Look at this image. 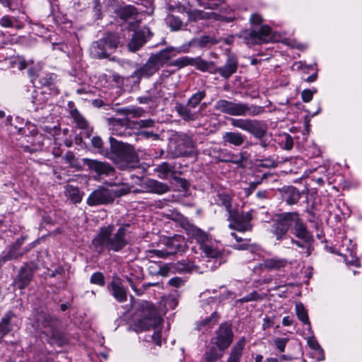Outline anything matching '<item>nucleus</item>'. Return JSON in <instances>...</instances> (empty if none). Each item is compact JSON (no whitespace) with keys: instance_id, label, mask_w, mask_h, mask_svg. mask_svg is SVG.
Wrapping results in <instances>:
<instances>
[{"instance_id":"f257e3e1","label":"nucleus","mask_w":362,"mask_h":362,"mask_svg":"<svg viewBox=\"0 0 362 362\" xmlns=\"http://www.w3.org/2000/svg\"><path fill=\"white\" fill-rule=\"evenodd\" d=\"M129 226V223L122 224L115 232L112 224L100 227L92 240L94 250L99 254L122 251L130 241Z\"/></svg>"},{"instance_id":"f03ea898","label":"nucleus","mask_w":362,"mask_h":362,"mask_svg":"<svg viewBox=\"0 0 362 362\" xmlns=\"http://www.w3.org/2000/svg\"><path fill=\"white\" fill-rule=\"evenodd\" d=\"M139 307L141 310V318L138 320V325L144 330L153 328L154 332L151 338L156 345L161 346L162 317L153 305L148 301L141 303Z\"/></svg>"},{"instance_id":"7ed1b4c3","label":"nucleus","mask_w":362,"mask_h":362,"mask_svg":"<svg viewBox=\"0 0 362 362\" xmlns=\"http://www.w3.org/2000/svg\"><path fill=\"white\" fill-rule=\"evenodd\" d=\"M291 221V231L297 239L291 238V242L297 247L304 249L302 254L305 257H308L311 254L312 245L314 242L313 235L298 212L293 211Z\"/></svg>"},{"instance_id":"20e7f679","label":"nucleus","mask_w":362,"mask_h":362,"mask_svg":"<svg viewBox=\"0 0 362 362\" xmlns=\"http://www.w3.org/2000/svg\"><path fill=\"white\" fill-rule=\"evenodd\" d=\"M120 43L119 37L115 33H107L100 40L92 43L90 54L94 58H108Z\"/></svg>"},{"instance_id":"39448f33","label":"nucleus","mask_w":362,"mask_h":362,"mask_svg":"<svg viewBox=\"0 0 362 362\" xmlns=\"http://www.w3.org/2000/svg\"><path fill=\"white\" fill-rule=\"evenodd\" d=\"M111 157L115 163L134 162L137 156L134 147L128 144L118 141L113 137H110Z\"/></svg>"},{"instance_id":"423d86ee","label":"nucleus","mask_w":362,"mask_h":362,"mask_svg":"<svg viewBox=\"0 0 362 362\" xmlns=\"http://www.w3.org/2000/svg\"><path fill=\"white\" fill-rule=\"evenodd\" d=\"M206 95L205 90L197 91L188 99L186 105L176 103L175 110L185 121H193L196 118V113L192 109L196 108Z\"/></svg>"},{"instance_id":"0eeeda50","label":"nucleus","mask_w":362,"mask_h":362,"mask_svg":"<svg viewBox=\"0 0 362 362\" xmlns=\"http://www.w3.org/2000/svg\"><path fill=\"white\" fill-rule=\"evenodd\" d=\"M233 339L234 333L232 325L230 322H224L215 331L211 341L216 348L225 351L231 345Z\"/></svg>"},{"instance_id":"6e6552de","label":"nucleus","mask_w":362,"mask_h":362,"mask_svg":"<svg viewBox=\"0 0 362 362\" xmlns=\"http://www.w3.org/2000/svg\"><path fill=\"white\" fill-rule=\"evenodd\" d=\"M228 221H229L228 227L230 229L238 230L239 232L251 231L252 230V214L251 211H238L233 210L228 214Z\"/></svg>"},{"instance_id":"1a4fd4ad","label":"nucleus","mask_w":362,"mask_h":362,"mask_svg":"<svg viewBox=\"0 0 362 362\" xmlns=\"http://www.w3.org/2000/svg\"><path fill=\"white\" fill-rule=\"evenodd\" d=\"M292 212H284L276 214L272 225L271 232L275 236L276 240H282L286 238L288 230L291 228Z\"/></svg>"},{"instance_id":"9d476101","label":"nucleus","mask_w":362,"mask_h":362,"mask_svg":"<svg viewBox=\"0 0 362 362\" xmlns=\"http://www.w3.org/2000/svg\"><path fill=\"white\" fill-rule=\"evenodd\" d=\"M176 216L181 223V226L186 231L187 234L195 239L197 243L201 244V246L206 245L205 243L209 240V234L197 227L193 223H190L186 218L180 214H177Z\"/></svg>"},{"instance_id":"9b49d317","label":"nucleus","mask_w":362,"mask_h":362,"mask_svg":"<svg viewBox=\"0 0 362 362\" xmlns=\"http://www.w3.org/2000/svg\"><path fill=\"white\" fill-rule=\"evenodd\" d=\"M185 12V6L182 5L169 7V13L165 18V21L172 31H178L182 28Z\"/></svg>"},{"instance_id":"f8f14e48","label":"nucleus","mask_w":362,"mask_h":362,"mask_svg":"<svg viewBox=\"0 0 362 362\" xmlns=\"http://www.w3.org/2000/svg\"><path fill=\"white\" fill-rule=\"evenodd\" d=\"M113 202L112 192L110 189L105 187H99L93 191L86 200L87 204L90 206L109 204Z\"/></svg>"},{"instance_id":"ddd939ff","label":"nucleus","mask_w":362,"mask_h":362,"mask_svg":"<svg viewBox=\"0 0 362 362\" xmlns=\"http://www.w3.org/2000/svg\"><path fill=\"white\" fill-rule=\"evenodd\" d=\"M271 31L268 25H262L259 30L252 29L244 32L243 37L247 44H262L271 39Z\"/></svg>"},{"instance_id":"4468645a","label":"nucleus","mask_w":362,"mask_h":362,"mask_svg":"<svg viewBox=\"0 0 362 362\" xmlns=\"http://www.w3.org/2000/svg\"><path fill=\"white\" fill-rule=\"evenodd\" d=\"M83 162L90 170L95 172L98 176H112L115 173L114 168L107 162L90 158H83Z\"/></svg>"},{"instance_id":"2eb2a0df","label":"nucleus","mask_w":362,"mask_h":362,"mask_svg":"<svg viewBox=\"0 0 362 362\" xmlns=\"http://www.w3.org/2000/svg\"><path fill=\"white\" fill-rule=\"evenodd\" d=\"M117 15L121 19L128 23L129 30H134L139 25V13L134 6L127 5L119 8Z\"/></svg>"},{"instance_id":"dca6fc26","label":"nucleus","mask_w":362,"mask_h":362,"mask_svg":"<svg viewBox=\"0 0 362 362\" xmlns=\"http://www.w3.org/2000/svg\"><path fill=\"white\" fill-rule=\"evenodd\" d=\"M164 245L166 247L170 255L179 253L182 254L185 252L187 248L185 238L180 235H175L166 238L164 240Z\"/></svg>"},{"instance_id":"f3484780","label":"nucleus","mask_w":362,"mask_h":362,"mask_svg":"<svg viewBox=\"0 0 362 362\" xmlns=\"http://www.w3.org/2000/svg\"><path fill=\"white\" fill-rule=\"evenodd\" d=\"M160 69L150 57L147 62L135 70L131 75L134 82L138 83L142 78H149L155 74Z\"/></svg>"},{"instance_id":"a211bd4d","label":"nucleus","mask_w":362,"mask_h":362,"mask_svg":"<svg viewBox=\"0 0 362 362\" xmlns=\"http://www.w3.org/2000/svg\"><path fill=\"white\" fill-rule=\"evenodd\" d=\"M151 35L152 33L148 28H143L141 30L135 31L128 43L129 49L132 52L139 50Z\"/></svg>"},{"instance_id":"6ab92c4d","label":"nucleus","mask_w":362,"mask_h":362,"mask_svg":"<svg viewBox=\"0 0 362 362\" xmlns=\"http://www.w3.org/2000/svg\"><path fill=\"white\" fill-rule=\"evenodd\" d=\"M214 109L221 113L231 116H240L241 103L221 99L216 102Z\"/></svg>"},{"instance_id":"aec40b11","label":"nucleus","mask_w":362,"mask_h":362,"mask_svg":"<svg viewBox=\"0 0 362 362\" xmlns=\"http://www.w3.org/2000/svg\"><path fill=\"white\" fill-rule=\"evenodd\" d=\"M238 67V61L237 57L235 55H229L223 66L219 67L215 66V74H218L225 79H228L237 71Z\"/></svg>"},{"instance_id":"412c9836","label":"nucleus","mask_w":362,"mask_h":362,"mask_svg":"<svg viewBox=\"0 0 362 362\" xmlns=\"http://www.w3.org/2000/svg\"><path fill=\"white\" fill-rule=\"evenodd\" d=\"M130 122L131 121L129 117L111 119L110 125L112 134L122 137L129 135L130 133L127 127L130 124Z\"/></svg>"},{"instance_id":"4be33fe9","label":"nucleus","mask_w":362,"mask_h":362,"mask_svg":"<svg viewBox=\"0 0 362 362\" xmlns=\"http://www.w3.org/2000/svg\"><path fill=\"white\" fill-rule=\"evenodd\" d=\"M111 294L119 303H124L127 300V291L119 278H113L107 286Z\"/></svg>"},{"instance_id":"5701e85b","label":"nucleus","mask_w":362,"mask_h":362,"mask_svg":"<svg viewBox=\"0 0 362 362\" xmlns=\"http://www.w3.org/2000/svg\"><path fill=\"white\" fill-rule=\"evenodd\" d=\"M195 144L192 138L186 134L180 135L177 141L176 153L180 156H189L193 151Z\"/></svg>"},{"instance_id":"b1692460","label":"nucleus","mask_w":362,"mask_h":362,"mask_svg":"<svg viewBox=\"0 0 362 362\" xmlns=\"http://www.w3.org/2000/svg\"><path fill=\"white\" fill-rule=\"evenodd\" d=\"M268 130L267 123L264 120L250 119L247 132L256 139L264 137Z\"/></svg>"},{"instance_id":"393cba45","label":"nucleus","mask_w":362,"mask_h":362,"mask_svg":"<svg viewBox=\"0 0 362 362\" xmlns=\"http://www.w3.org/2000/svg\"><path fill=\"white\" fill-rule=\"evenodd\" d=\"M245 344V337H243L232 346L226 362H241Z\"/></svg>"},{"instance_id":"a878e982","label":"nucleus","mask_w":362,"mask_h":362,"mask_svg":"<svg viewBox=\"0 0 362 362\" xmlns=\"http://www.w3.org/2000/svg\"><path fill=\"white\" fill-rule=\"evenodd\" d=\"M202 248L205 255L208 257L215 259L218 262V265L226 262L228 255L225 251L207 244L203 245Z\"/></svg>"},{"instance_id":"bb28decb","label":"nucleus","mask_w":362,"mask_h":362,"mask_svg":"<svg viewBox=\"0 0 362 362\" xmlns=\"http://www.w3.org/2000/svg\"><path fill=\"white\" fill-rule=\"evenodd\" d=\"M174 56L175 54L173 52V49L167 48L151 55V57L153 59L158 67L160 69V67L163 66L164 64H168L170 65V63L171 62L170 61Z\"/></svg>"},{"instance_id":"cd10ccee","label":"nucleus","mask_w":362,"mask_h":362,"mask_svg":"<svg viewBox=\"0 0 362 362\" xmlns=\"http://www.w3.org/2000/svg\"><path fill=\"white\" fill-rule=\"evenodd\" d=\"M33 278V271L30 267H22L15 279V284L19 289H24Z\"/></svg>"},{"instance_id":"c85d7f7f","label":"nucleus","mask_w":362,"mask_h":362,"mask_svg":"<svg viewBox=\"0 0 362 362\" xmlns=\"http://www.w3.org/2000/svg\"><path fill=\"white\" fill-rule=\"evenodd\" d=\"M288 264L287 259L274 257L264 259L262 266L268 270L279 271L287 267Z\"/></svg>"},{"instance_id":"c756f323","label":"nucleus","mask_w":362,"mask_h":362,"mask_svg":"<svg viewBox=\"0 0 362 362\" xmlns=\"http://www.w3.org/2000/svg\"><path fill=\"white\" fill-rule=\"evenodd\" d=\"M245 139L246 136L239 132H226L222 136L224 144H230L235 146H241Z\"/></svg>"},{"instance_id":"7c9ffc66","label":"nucleus","mask_w":362,"mask_h":362,"mask_svg":"<svg viewBox=\"0 0 362 362\" xmlns=\"http://www.w3.org/2000/svg\"><path fill=\"white\" fill-rule=\"evenodd\" d=\"M106 184L112 187L110 189V191L112 192V196H113V200L115 197H119L128 194L131 190V187L128 184L120 180L118 182H107Z\"/></svg>"},{"instance_id":"2f4dec72","label":"nucleus","mask_w":362,"mask_h":362,"mask_svg":"<svg viewBox=\"0 0 362 362\" xmlns=\"http://www.w3.org/2000/svg\"><path fill=\"white\" fill-rule=\"evenodd\" d=\"M0 25L3 28L20 30L24 28L25 24L20 16L4 15L0 18Z\"/></svg>"},{"instance_id":"473e14b6","label":"nucleus","mask_w":362,"mask_h":362,"mask_svg":"<svg viewBox=\"0 0 362 362\" xmlns=\"http://www.w3.org/2000/svg\"><path fill=\"white\" fill-rule=\"evenodd\" d=\"M195 269L196 266L194 262L187 259L172 264L170 268V269L173 270L174 272L178 273H189L192 272Z\"/></svg>"},{"instance_id":"72a5a7b5","label":"nucleus","mask_w":362,"mask_h":362,"mask_svg":"<svg viewBox=\"0 0 362 362\" xmlns=\"http://www.w3.org/2000/svg\"><path fill=\"white\" fill-rule=\"evenodd\" d=\"M192 66L202 72L215 74V63L212 61L208 62L197 57L193 58Z\"/></svg>"},{"instance_id":"f704fd0d","label":"nucleus","mask_w":362,"mask_h":362,"mask_svg":"<svg viewBox=\"0 0 362 362\" xmlns=\"http://www.w3.org/2000/svg\"><path fill=\"white\" fill-rule=\"evenodd\" d=\"M264 112L265 108L263 106L241 103L240 116L256 117L262 115Z\"/></svg>"},{"instance_id":"c9c22d12","label":"nucleus","mask_w":362,"mask_h":362,"mask_svg":"<svg viewBox=\"0 0 362 362\" xmlns=\"http://www.w3.org/2000/svg\"><path fill=\"white\" fill-rule=\"evenodd\" d=\"M146 188L149 192L157 194H163L170 190L169 185L156 180H149L146 182Z\"/></svg>"},{"instance_id":"e433bc0d","label":"nucleus","mask_w":362,"mask_h":362,"mask_svg":"<svg viewBox=\"0 0 362 362\" xmlns=\"http://www.w3.org/2000/svg\"><path fill=\"white\" fill-rule=\"evenodd\" d=\"M188 17L189 21L196 22L202 19L214 18L217 19L218 14L215 13H207L199 10H187L185 8V12Z\"/></svg>"},{"instance_id":"4c0bfd02","label":"nucleus","mask_w":362,"mask_h":362,"mask_svg":"<svg viewBox=\"0 0 362 362\" xmlns=\"http://www.w3.org/2000/svg\"><path fill=\"white\" fill-rule=\"evenodd\" d=\"M15 317V314L12 311L7 312L0 321V341L8 334L11 329V320Z\"/></svg>"},{"instance_id":"58836bf2","label":"nucleus","mask_w":362,"mask_h":362,"mask_svg":"<svg viewBox=\"0 0 362 362\" xmlns=\"http://www.w3.org/2000/svg\"><path fill=\"white\" fill-rule=\"evenodd\" d=\"M218 41L212 35H202L198 38H193L189 45L194 47H206L216 45Z\"/></svg>"},{"instance_id":"ea45409f","label":"nucleus","mask_w":362,"mask_h":362,"mask_svg":"<svg viewBox=\"0 0 362 362\" xmlns=\"http://www.w3.org/2000/svg\"><path fill=\"white\" fill-rule=\"evenodd\" d=\"M300 192L294 187H288L284 190L283 197L288 205L296 204L300 199Z\"/></svg>"},{"instance_id":"a19ab883","label":"nucleus","mask_w":362,"mask_h":362,"mask_svg":"<svg viewBox=\"0 0 362 362\" xmlns=\"http://www.w3.org/2000/svg\"><path fill=\"white\" fill-rule=\"evenodd\" d=\"M219 319L217 312H214L209 317H206L196 323V329L202 331L204 329L211 328L214 326Z\"/></svg>"},{"instance_id":"79ce46f5","label":"nucleus","mask_w":362,"mask_h":362,"mask_svg":"<svg viewBox=\"0 0 362 362\" xmlns=\"http://www.w3.org/2000/svg\"><path fill=\"white\" fill-rule=\"evenodd\" d=\"M65 195L74 204L80 203L82 200L83 193L81 192L77 187L68 185L65 187Z\"/></svg>"},{"instance_id":"37998d69","label":"nucleus","mask_w":362,"mask_h":362,"mask_svg":"<svg viewBox=\"0 0 362 362\" xmlns=\"http://www.w3.org/2000/svg\"><path fill=\"white\" fill-rule=\"evenodd\" d=\"M224 354V351L216 348V346H211L204 354V362H216L220 360Z\"/></svg>"},{"instance_id":"c03bdc74","label":"nucleus","mask_w":362,"mask_h":362,"mask_svg":"<svg viewBox=\"0 0 362 362\" xmlns=\"http://www.w3.org/2000/svg\"><path fill=\"white\" fill-rule=\"evenodd\" d=\"M47 337V341L51 345L62 346L67 343V339L65 334L57 330H52L51 335Z\"/></svg>"},{"instance_id":"a18cd8bd","label":"nucleus","mask_w":362,"mask_h":362,"mask_svg":"<svg viewBox=\"0 0 362 362\" xmlns=\"http://www.w3.org/2000/svg\"><path fill=\"white\" fill-rule=\"evenodd\" d=\"M174 167L167 162H163L154 169L158 173V177L160 179H167L169 174L173 172Z\"/></svg>"},{"instance_id":"49530a36","label":"nucleus","mask_w":362,"mask_h":362,"mask_svg":"<svg viewBox=\"0 0 362 362\" xmlns=\"http://www.w3.org/2000/svg\"><path fill=\"white\" fill-rule=\"evenodd\" d=\"M156 90L153 89L148 91L145 95L137 98V101L140 104H153L155 105L158 101V98L156 93Z\"/></svg>"},{"instance_id":"de8ad7c7","label":"nucleus","mask_w":362,"mask_h":362,"mask_svg":"<svg viewBox=\"0 0 362 362\" xmlns=\"http://www.w3.org/2000/svg\"><path fill=\"white\" fill-rule=\"evenodd\" d=\"M216 200L218 204L221 205L226 208L228 214L233 211L231 206L232 198L230 194L226 193H218Z\"/></svg>"},{"instance_id":"09e8293b","label":"nucleus","mask_w":362,"mask_h":362,"mask_svg":"<svg viewBox=\"0 0 362 362\" xmlns=\"http://www.w3.org/2000/svg\"><path fill=\"white\" fill-rule=\"evenodd\" d=\"M47 100V99L46 98V96L42 91H35L34 94L32 96V103L35 106V110L42 109L43 106L46 104Z\"/></svg>"},{"instance_id":"8fccbe9b","label":"nucleus","mask_w":362,"mask_h":362,"mask_svg":"<svg viewBox=\"0 0 362 362\" xmlns=\"http://www.w3.org/2000/svg\"><path fill=\"white\" fill-rule=\"evenodd\" d=\"M70 115L76 123L77 126L83 129L88 127V123L86 119L81 115L77 109H72L70 110Z\"/></svg>"},{"instance_id":"3c124183","label":"nucleus","mask_w":362,"mask_h":362,"mask_svg":"<svg viewBox=\"0 0 362 362\" xmlns=\"http://www.w3.org/2000/svg\"><path fill=\"white\" fill-rule=\"evenodd\" d=\"M121 112L126 116L125 117L131 116L134 118L143 117L146 113V111L140 107L123 108Z\"/></svg>"},{"instance_id":"603ef678","label":"nucleus","mask_w":362,"mask_h":362,"mask_svg":"<svg viewBox=\"0 0 362 362\" xmlns=\"http://www.w3.org/2000/svg\"><path fill=\"white\" fill-rule=\"evenodd\" d=\"M55 78L54 74H44L40 76L39 83L42 87H48L51 90Z\"/></svg>"},{"instance_id":"864d4df0","label":"nucleus","mask_w":362,"mask_h":362,"mask_svg":"<svg viewBox=\"0 0 362 362\" xmlns=\"http://www.w3.org/2000/svg\"><path fill=\"white\" fill-rule=\"evenodd\" d=\"M0 4L10 11H15L22 6L23 0H0Z\"/></svg>"},{"instance_id":"5fc2aeb1","label":"nucleus","mask_w":362,"mask_h":362,"mask_svg":"<svg viewBox=\"0 0 362 362\" xmlns=\"http://www.w3.org/2000/svg\"><path fill=\"white\" fill-rule=\"evenodd\" d=\"M21 254L16 250V247H11L6 254L0 257V267L7 261L18 259Z\"/></svg>"},{"instance_id":"6e6d98bb","label":"nucleus","mask_w":362,"mask_h":362,"mask_svg":"<svg viewBox=\"0 0 362 362\" xmlns=\"http://www.w3.org/2000/svg\"><path fill=\"white\" fill-rule=\"evenodd\" d=\"M228 120L233 127L247 132L250 119L230 117Z\"/></svg>"},{"instance_id":"4d7b16f0","label":"nucleus","mask_w":362,"mask_h":362,"mask_svg":"<svg viewBox=\"0 0 362 362\" xmlns=\"http://www.w3.org/2000/svg\"><path fill=\"white\" fill-rule=\"evenodd\" d=\"M296 312L298 318L304 324L309 325V318L307 310L304 308L303 305L300 303L296 304Z\"/></svg>"},{"instance_id":"13d9d810","label":"nucleus","mask_w":362,"mask_h":362,"mask_svg":"<svg viewBox=\"0 0 362 362\" xmlns=\"http://www.w3.org/2000/svg\"><path fill=\"white\" fill-rule=\"evenodd\" d=\"M193 58L189 57H180L170 63V66H175L178 68H182L186 66H192Z\"/></svg>"},{"instance_id":"bf43d9fd","label":"nucleus","mask_w":362,"mask_h":362,"mask_svg":"<svg viewBox=\"0 0 362 362\" xmlns=\"http://www.w3.org/2000/svg\"><path fill=\"white\" fill-rule=\"evenodd\" d=\"M193 58L189 57H180L170 63V66H175L178 68H182L186 66H192Z\"/></svg>"},{"instance_id":"052dcab7","label":"nucleus","mask_w":362,"mask_h":362,"mask_svg":"<svg viewBox=\"0 0 362 362\" xmlns=\"http://www.w3.org/2000/svg\"><path fill=\"white\" fill-rule=\"evenodd\" d=\"M231 236L233 237L238 243L243 242L241 244H237L233 246V248L238 250H247L248 248L249 244L248 242H250V239H243L242 238L238 236V235L233 232L231 233Z\"/></svg>"},{"instance_id":"680f3d73","label":"nucleus","mask_w":362,"mask_h":362,"mask_svg":"<svg viewBox=\"0 0 362 362\" xmlns=\"http://www.w3.org/2000/svg\"><path fill=\"white\" fill-rule=\"evenodd\" d=\"M90 281L91 284H97L100 286H103L105 284V277L101 272H95L90 276Z\"/></svg>"},{"instance_id":"e2e57ef3","label":"nucleus","mask_w":362,"mask_h":362,"mask_svg":"<svg viewBox=\"0 0 362 362\" xmlns=\"http://www.w3.org/2000/svg\"><path fill=\"white\" fill-rule=\"evenodd\" d=\"M134 126L139 128H149L155 124V121L152 119H139L133 122Z\"/></svg>"},{"instance_id":"0e129e2a","label":"nucleus","mask_w":362,"mask_h":362,"mask_svg":"<svg viewBox=\"0 0 362 362\" xmlns=\"http://www.w3.org/2000/svg\"><path fill=\"white\" fill-rule=\"evenodd\" d=\"M234 156L230 152L223 151V157L219 158V161L224 163H233L235 164H240L242 162V159L234 160L233 157Z\"/></svg>"},{"instance_id":"69168bd1","label":"nucleus","mask_w":362,"mask_h":362,"mask_svg":"<svg viewBox=\"0 0 362 362\" xmlns=\"http://www.w3.org/2000/svg\"><path fill=\"white\" fill-rule=\"evenodd\" d=\"M64 159L65 161L70 165V166L73 168H78L79 166V163L75 157L74 154L71 151H68L64 157Z\"/></svg>"},{"instance_id":"338daca9","label":"nucleus","mask_w":362,"mask_h":362,"mask_svg":"<svg viewBox=\"0 0 362 362\" xmlns=\"http://www.w3.org/2000/svg\"><path fill=\"white\" fill-rule=\"evenodd\" d=\"M262 299V297L257 291H253V292L250 293V294L243 297L239 300L242 303H246V302L254 301V300H259Z\"/></svg>"},{"instance_id":"774afa93","label":"nucleus","mask_w":362,"mask_h":362,"mask_svg":"<svg viewBox=\"0 0 362 362\" xmlns=\"http://www.w3.org/2000/svg\"><path fill=\"white\" fill-rule=\"evenodd\" d=\"M289 341L288 338H276L274 340V343L276 347V349L280 352H284L285 351V347L286 344Z\"/></svg>"}]
</instances>
